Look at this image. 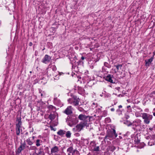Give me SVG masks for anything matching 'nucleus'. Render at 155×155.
I'll return each mask as SVG.
<instances>
[{"label": "nucleus", "mask_w": 155, "mask_h": 155, "mask_svg": "<svg viewBox=\"0 0 155 155\" xmlns=\"http://www.w3.org/2000/svg\"><path fill=\"white\" fill-rule=\"evenodd\" d=\"M22 122L21 117H18L16 120L15 129L16 134L17 135H19L20 134H22L21 129Z\"/></svg>", "instance_id": "f257e3e1"}, {"label": "nucleus", "mask_w": 155, "mask_h": 155, "mask_svg": "<svg viewBox=\"0 0 155 155\" xmlns=\"http://www.w3.org/2000/svg\"><path fill=\"white\" fill-rule=\"evenodd\" d=\"M142 117L144 120V123L146 124H149L150 122V120L152 119L153 116L145 113H142Z\"/></svg>", "instance_id": "f03ea898"}, {"label": "nucleus", "mask_w": 155, "mask_h": 155, "mask_svg": "<svg viewBox=\"0 0 155 155\" xmlns=\"http://www.w3.org/2000/svg\"><path fill=\"white\" fill-rule=\"evenodd\" d=\"M87 124V122H82L73 128L72 129L73 130L74 132H80L84 127Z\"/></svg>", "instance_id": "7ed1b4c3"}, {"label": "nucleus", "mask_w": 155, "mask_h": 155, "mask_svg": "<svg viewBox=\"0 0 155 155\" xmlns=\"http://www.w3.org/2000/svg\"><path fill=\"white\" fill-rule=\"evenodd\" d=\"M80 99L76 96H73L71 98L69 99L68 101V102L74 106H77L79 104Z\"/></svg>", "instance_id": "20e7f679"}, {"label": "nucleus", "mask_w": 155, "mask_h": 155, "mask_svg": "<svg viewBox=\"0 0 155 155\" xmlns=\"http://www.w3.org/2000/svg\"><path fill=\"white\" fill-rule=\"evenodd\" d=\"M78 118L81 120H83L84 121L83 122H84L87 123L91 120V119L92 120L94 119V118L93 116L89 117L82 114L79 115Z\"/></svg>", "instance_id": "39448f33"}, {"label": "nucleus", "mask_w": 155, "mask_h": 155, "mask_svg": "<svg viewBox=\"0 0 155 155\" xmlns=\"http://www.w3.org/2000/svg\"><path fill=\"white\" fill-rule=\"evenodd\" d=\"M117 134L116 133L115 130L114 129H113L112 130L108 132L107 136H106V137H108L110 140H111L113 138H115L117 136Z\"/></svg>", "instance_id": "423d86ee"}, {"label": "nucleus", "mask_w": 155, "mask_h": 155, "mask_svg": "<svg viewBox=\"0 0 155 155\" xmlns=\"http://www.w3.org/2000/svg\"><path fill=\"white\" fill-rule=\"evenodd\" d=\"M47 74L50 76L51 75H54L53 72H52V70L53 71H55L57 70V68L55 65H52L50 68H48L47 69Z\"/></svg>", "instance_id": "0eeeda50"}, {"label": "nucleus", "mask_w": 155, "mask_h": 155, "mask_svg": "<svg viewBox=\"0 0 155 155\" xmlns=\"http://www.w3.org/2000/svg\"><path fill=\"white\" fill-rule=\"evenodd\" d=\"M51 60V57L47 54H46L42 59L41 61L45 64L49 62Z\"/></svg>", "instance_id": "6e6552de"}, {"label": "nucleus", "mask_w": 155, "mask_h": 155, "mask_svg": "<svg viewBox=\"0 0 155 155\" xmlns=\"http://www.w3.org/2000/svg\"><path fill=\"white\" fill-rule=\"evenodd\" d=\"M59 147L57 146H55L51 148V153L52 154L54 153L56 154L55 153H58L59 151Z\"/></svg>", "instance_id": "1a4fd4ad"}, {"label": "nucleus", "mask_w": 155, "mask_h": 155, "mask_svg": "<svg viewBox=\"0 0 155 155\" xmlns=\"http://www.w3.org/2000/svg\"><path fill=\"white\" fill-rule=\"evenodd\" d=\"M72 109L71 106H68L63 112L68 115L72 113Z\"/></svg>", "instance_id": "9d476101"}, {"label": "nucleus", "mask_w": 155, "mask_h": 155, "mask_svg": "<svg viewBox=\"0 0 155 155\" xmlns=\"http://www.w3.org/2000/svg\"><path fill=\"white\" fill-rule=\"evenodd\" d=\"M26 144L25 142L23 143H21L20 146L18 147L17 150V152L20 153L22 150L25 149L26 147Z\"/></svg>", "instance_id": "9b49d317"}, {"label": "nucleus", "mask_w": 155, "mask_h": 155, "mask_svg": "<svg viewBox=\"0 0 155 155\" xmlns=\"http://www.w3.org/2000/svg\"><path fill=\"white\" fill-rule=\"evenodd\" d=\"M141 120H140L137 119L134 121L132 124V126L136 127L138 126H140L141 124Z\"/></svg>", "instance_id": "f8f14e48"}, {"label": "nucleus", "mask_w": 155, "mask_h": 155, "mask_svg": "<svg viewBox=\"0 0 155 155\" xmlns=\"http://www.w3.org/2000/svg\"><path fill=\"white\" fill-rule=\"evenodd\" d=\"M90 146L94 151H97V147L96 146V144L95 142H91L90 143Z\"/></svg>", "instance_id": "ddd939ff"}, {"label": "nucleus", "mask_w": 155, "mask_h": 155, "mask_svg": "<svg viewBox=\"0 0 155 155\" xmlns=\"http://www.w3.org/2000/svg\"><path fill=\"white\" fill-rule=\"evenodd\" d=\"M68 155H73L74 154V150L72 147H70L67 150Z\"/></svg>", "instance_id": "4468645a"}, {"label": "nucleus", "mask_w": 155, "mask_h": 155, "mask_svg": "<svg viewBox=\"0 0 155 155\" xmlns=\"http://www.w3.org/2000/svg\"><path fill=\"white\" fill-rule=\"evenodd\" d=\"M75 90L78 89V93L80 94H84L85 93V90L81 87H75Z\"/></svg>", "instance_id": "2eb2a0df"}, {"label": "nucleus", "mask_w": 155, "mask_h": 155, "mask_svg": "<svg viewBox=\"0 0 155 155\" xmlns=\"http://www.w3.org/2000/svg\"><path fill=\"white\" fill-rule=\"evenodd\" d=\"M154 58V55L152 57L150 58L149 59L147 60H145V65L147 66H149L150 65V64L151 62L153 61V59Z\"/></svg>", "instance_id": "dca6fc26"}, {"label": "nucleus", "mask_w": 155, "mask_h": 155, "mask_svg": "<svg viewBox=\"0 0 155 155\" xmlns=\"http://www.w3.org/2000/svg\"><path fill=\"white\" fill-rule=\"evenodd\" d=\"M65 131L61 129L58 131L57 134L58 135L61 137H63L65 134Z\"/></svg>", "instance_id": "f3484780"}, {"label": "nucleus", "mask_w": 155, "mask_h": 155, "mask_svg": "<svg viewBox=\"0 0 155 155\" xmlns=\"http://www.w3.org/2000/svg\"><path fill=\"white\" fill-rule=\"evenodd\" d=\"M56 116V113L55 112H53L51 113L49 116V118L50 119L52 120L54 119Z\"/></svg>", "instance_id": "a211bd4d"}, {"label": "nucleus", "mask_w": 155, "mask_h": 155, "mask_svg": "<svg viewBox=\"0 0 155 155\" xmlns=\"http://www.w3.org/2000/svg\"><path fill=\"white\" fill-rule=\"evenodd\" d=\"M26 142L27 144L30 146L31 145L33 144L34 142L31 140V137H29L26 140Z\"/></svg>", "instance_id": "6ab92c4d"}, {"label": "nucleus", "mask_w": 155, "mask_h": 155, "mask_svg": "<svg viewBox=\"0 0 155 155\" xmlns=\"http://www.w3.org/2000/svg\"><path fill=\"white\" fill-rule=\"evenodd\" d=\"M42 143V141L39 139H37L36 142V145L37 147H39Z\"/></svg>", "instance_id": "aec40b11"}, {"label": "nucleus", "mask_w": 155, "mask_h": 155, "mask_svg": "<svg viewBox=\"0 0 155 155\" xmlns=\"http://www.w3.org/2000/svg\"><path fill=\"white\" fill-rule=\"evenodd\" d=\"M27 147L29 150H35L37 148L35 146H30V147L28 146H27Z\"/></svg>", "instance_id": "412c9836"}, {"label": "nucleus", "mask_w": 155, "mask_h": 155, "mask_svg": "<svg viewBox=\"0 0 155 155\" xmlns=\"http://www.w3.org/2000/svg\"><path fill=\"white\" fill-rule=\"evenodd\" d=\"M106 80L111 82H113V80L111 79V78L110 75L107 76L105 79Z\"/></svg>", "instance_id": "4be33fe9"}, {"label": "nucleus", "mask_w": 155, "mask_h": 155, "mask_svg": "<svg viewBox=\"0 0 155 155\" xmlns=\"http://www.w3.org/2000/svg\"><path fill=\"white\" fill-rule=\"evenodd\" d=\"M124 124H126L128 126H130L132 125V123L128 120H127L125 121L124 122Z\"/></svg>", "instance_id": "5701e85b"}, {"label": "nucleus", "mask_w": 155, "mask_h": 155, "mask_svg": "<svg viewBox=\"0 0 155 155\" xmlns=\"http://www.w3.org/2000/svg\"><path fill=\"white\" fill-rule=\"evenodd\" d=\"M71 133L70 131H67L66 134V136L67 138H70L71 137Z\"/></svg>", "instance_id": "b1692460"}, {"label": "nucleus", "mask_w": 155, "mask_h": 155, "mask_svg": "<svg viewBox=\"0 0 155 155\" xmlns=\"http://www.w3.org/2000/svg\"><path fill=\"white\" fill-rule=\"evenodd\" d=\"M49 110H55V107L52 105H50L48 107Z\"/></svg>", "instance_id": "393cba45"}, {"label": "nucleus", "mask_w": 155, "mask_h": 155, "mask_svg": "<svg viewBox=\"0 0 155 155\" xmlns=\"http://www.w3.org/2000/svg\"><path fill=\"white\" fill-rule=\"evenodd\" d=\"M117 69V71H118L119 69H121L122 67V65L121 64H118L117 65H115L114 66Z\"/></svg>", "instance_id": "a878e982"}, {"label": "nucleus", "mask_w": 155, "mask_h": 155, "mask_svg": "<svg viewBox=\"0 0 155 155\" xmlns=\"http://www.w3.org/2000/svg\"><path fill=\"white\" fill-rule=\"evenodd\" d=\"M74 154L73 155H80L79 152L76 149L74 150Z\"/></svg>", "instance_id": "bb28decb"}, {"label": "nucleus", "mask_w": 155, "mask_h": 155, "mask_svg": "<svg viewBox=\"0 0 155 155\" xmlns=\"http://www.w3.org/2000/svg\"><path fill=\"white\" fill-rule=\"evenodd\" d=\"M39 93H41V96L43 97L46 94L44 91H43L42 93H41V90H39Z\"/></svg>", "instance_id": "cd10ccee"}, {"label": "nucleus", "mask_w": 155, "mask_h": 155, "mask_svg": "<svg viewBox=\"0 0 155 155\" xmlns=\"http://www.w3.org/2000/svg\"><path fill=\"white\" fill-rule=\"evenodd\" d=\"M38 154L41 155H44V153L43 151L41 150L40 149L39 150V151L38 153Z\"/></svg>", "instance_id": "c85d7f7f"}, {"label": "nucleus", "mask_w": 155, "mask_h": 155, "mask_svg": "<svg viewBox=\"0 0 155 155\" xmlns=\"http://www.w3.org/2000/svg\"><path fill=\"white\" fill-rule=\"evenodd\" d=\"M68 124L70 127H72L74 125L73 123L71 122H68Z\"/></svg>", "instance_id": "c756f323"}, {"label": "nucleus", "mask_w": 155, "mask_h": 155, "mask_svg": "<svg viewBox=\"0 0 155 155\" xmlns=\"http://www.w3.org/2000/svg\"><path fill=\"white\" fill-rule=\"evenodd\" d=\"M111 148L112 149L111 151H113L115 149V148L114 146H112Z\"/></svg>", "instance_id": "7c9ffc66"}, {"label": "nucleus", "mask_w": 155, "mask_h": 155, "mask_svg": "<svg viewBox=\"0 0 155 155\" xmlns=\"http://www.w3.org/2000/svg\"><path fill=\"white\" fill-rule=\"evenodd\" d=\"M129 117H130V116L129 115H125V118H126V119H128Z\"/></svg>", "instance_id": "2f4dec72"}, {"label": "nucleus", "mask_w": 155, "mask_h": 155, "mask_svg": "<svg viewBox=\"0 0 155 155\" xmlns=\"http://www.w3.org/2000/svg\"><path fill=\"white\" fill-rule=\"evenodd\" d=\"M78 110L80 111H82V110H83V109L82 108H78Z\"/></svg>", "instance_id": "473e14b6"}, {"label": "nucleus", "mask_w": 155, "mask_h": 155, "mask_svg": "<svg viewBox=\"0 0 155 155\" xmlns=\"http://www.w3.org/2000/svg\"><path fill=\"white\" fill-rule=\"evenodd\" d=\"M81 59L82 60H84V59H85V58L83 57V56H82L81 57Z\"/></svg>", "instance_id": "72a5a7b5"}, {"label": "nucleus", "mask_w": 155, "mask_h": 155, "mask_svg": "<svg viewBox=\"0 0 155 155\" xmlns=\"http://www.w3.org/2000/svg\"><path fill=\"white\" fill-rule=\"evenodd\" d=\"M32 45V42H31L29 43V46H31Z\"/></svg>", "instance_id": "f704fd0d"}, {"label": "nucleus", "mask_w": 155, "mask_h": 155, "mask_svg": "<svg viewBox=\"0 0 155 155\" xmlns=\"http://www.w3.org/2000/svg\"><path fill=\"white\" fill-rule=\"evenodd\" d=\"M32 138L33 140H34L35 138V136H32L31 137V138Z\"/></svg>", "instance_id": "c9c22d12"}, {"label": "nucleus", "mask_w": 155, "mask_h": 155, "mask_svg": "<svg viewBox=\"0 0 155 155\" xmlns=\"http://www.w3.org/2000/svg\"><path fill=\"white\" fill-rule=\"evenodd\" d=\"M111 110L112 111H113L114 110V108H112L111 109Z\"/></svg>", "instance_id": "e433bc0d"}, {"label": "nucleus", "mask_w": 155, "mask_h": 155, "mask_svg": "<svg viewBox=\"0 0 155 155\" xmlns=\"http://www.w3.org/2000/svg\"><path fill=\"white\" fill-rule=\"evenodd\" d=\"M119 108H120L122 107V106L121 105H119L118 106Z\"/></svg>", "instance_id": "4c0bfd02"}, {"label": "nucleus", "mask_w": 155, "mask_h": 155, "mask_svg": "<svg viewBox=\"0 0 155 155\" xmlns=\"http://www.w3.org/2000/svg\"><path fill=\"white\" fill-rule=\"evenodd\" d=\"M54 155H60V154L56 153V154H55Z\"/></svg>", "instance_id": "58836bf2"}, {"label": "nucleus", "mask_w": 155, "mask_h": 155, "mask_svg": "<svg viewBox=\"0 0 155 155\" xmlns=\"http://www.w3.org/2000/svg\"><path fill=\"white\" fill-rule=\"evenodd\" d=\"M153 55H155V51H154L153 53Z\"/></svg>", "instance_id": "ea45409f"}, {"label": "nucleus", "mask_w": 155, "mask_h": 155, "mask_svg": "<svg viewBox=\"0 0 155 155\" xmlns=\"http://www.w3.org/2000/svg\"><path fill=\"white\" fill-rule=\"evenodd\" d=\"M153 115L155 116V112L153 113Z\"/></svg>", "instance_id": "a19ab883"}, {"label": "nucleus", "mask_w": 155, "mask_h": 155, "mask_svg": "<svg viewBox=\"0 0 155 155\" xmlns=\"http://www.w3.org/2000/svg\"><path fill=\"white\" fill-rule=\"evenodd\" d=\"M92 104L94 105H95V104L94 103H93V104Z\"/></svg>", "instance_id": "79ce46f5"}, {"label": "nucleus", "mask_w": 155, "mask_h": 155, "mask_svg": "<svg viewBox=\"0 0 155 155\" xmlns=\"http://www.w3.org/2000/svg\"><path fill=\"white\" fill-rule=\"evenodd\" d=\"M130 107V106H127V108H128L129 107Z\"/></svg>", "instance_id": "37998d69"}, {"label": "nucleus", "mask_w": 155, "mask_h": 155, "mask_svg": "<svg viewBox=\"0 0 155 155\" xmlns=\"http://www.w3.org/2000/svg\"><path fill=\"white\" fill-rule=\"evenodd\" d=\"M95 116H96V115L95 114L94 115V116L95 117Z\"/></svg>", "instance_id": "c03bdc74"}, {"label": "nucleus", "mask_w": 155, "mask_h": 155, "mask_svg": "<svg viewBox=\"0 0 155 155\" xmlns=\"http://www.w3.org/2000/svg\"><path fill=\"white\" fill-rule=\"evenodd\" d=\"M98 148H99V147H97V150H98Z\"/></svg>", "instance_id": "a18cd8bd"}, {"label": "nucleus", "mask_w": 155, "mask_h": 155, "mask_svg": "<svg viewBox=\"0 0 155 155\" xmlns=\"http://www.w3.org/2000/svg\"><path fill=\"white\" fill-rule=\"evenodd\" d=\"M45 49V48H44L42 50H44Z\"/></svg>", "instance_id": "49530a36"}, {"label": "nucleus", "mask_w": 155, "mask_h": 155, "mask_svg": "<svg viewBox=\"0 0 155 155\" xmlns=\"http://www.w3.org/2000/svg\"><path fill=\"white\" fill-rule=\"evenodd\" d=\"M30 73H31V71H30Z\"/></svg>", "instance_id": "de8ad7c7"}]
</instances>
